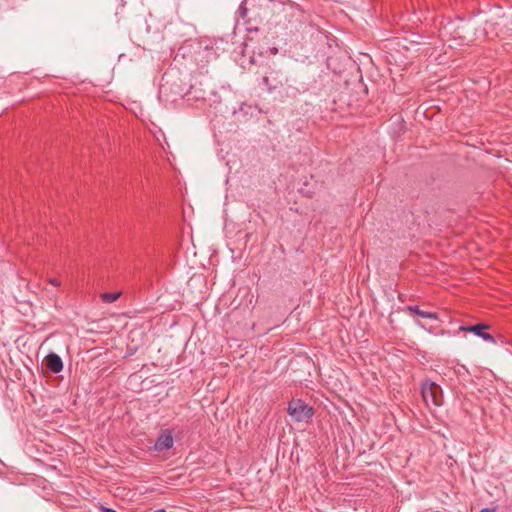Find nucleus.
Masks as SVG:
<instances>
[{
	"label": "nucleus",
	"instance_id": "obj_6",
	"mask_svg": "<svg viewBox=\"0 0 512 512\" xmlns=\"http://www.w3.org/2000/svg\"><path fill=\"white\" fill-rule=\"evenodd\" d=\"M488 329H489V325L486 323H482V322L477 323L475 325L460 326V328H459L460 331L473 333L474 335L482 338L483 340L495 344L496 340H495L494 336L492 334L486 332V330H488Z\"/></svg>",
	"mask_w": 512,
	"mask_h": 512
},
{
	"label": "nucleus",
	"instance_id": "obj_2",
	"mask_svg": "<svg viewBox=\"0 0 512 512\" xmlns=\"http://www.w3.org/2000/svg\"><path fill=\"white\" fill-rule=\"evenodd\" d=\"M191 85L186 83L179 72L168 71L162 76L159 94L167 101L176 102L183 99L190 91Z\"/></svg>",
	"mask_w": 512,
	"mask_h": 512
},
{
	"label": "nucleus",
	"instance_id": "obj_4",
	"mask_svg": "<svg viewBox=\"0 0 512 512\" xmlns=\"http://www.w3.org/2000/svg\"><path fill=\"white\" fill-rule=\"evenodd\" d=\"M287 412L295 422H309L314 415L313 407L301 399H292Z\"/></svg>",
	"mask_w": 512,
	"mask_h": 512
},
{
	"label": "nucleus",
	"instance_id": "obj_13",
	"mask_svg": "<svg viewBox=\"0 0 512 512\" xmlns=\"http://www.w3.org/2000/svg\"><path fill=\"white\" fill-rule=\"evenodd\" d=\"M479 512H497V508L496 507H493V508H483Z\"/></svg>",
	"mask_w": 512,
	"mask_h": 512
},
{
	"label": "nucleus",
	"instance_id": "obj_1",
	"mask_svg": "<svg viewBox=\"0 0 512 512\" xmlns=\"http://www.w3.org/2000/svg\"><path fill=\"white\" fill-rule=\"evenodd\" d=\"M272 0H242L236 12V19L248 25L247 30L257 31L252 23H260L271 14Z\"/></svg>",
	"mask_w": 512,
	"mask_h": 512
},
{
	"label": "nucleus",
	"instance_id": "obj_14",
	"mask_svg": "<svg viewBox=\"0 0 512 512\" xmlns=\"http://www.w3.org/2000/svg\"><path fill=\"white\" fill-rule=\"evenodd\" d=\"M155 512H166L164 509H158Z\"/></svg>",
	"mask_w": 512,
	"mask_h": 512
},
{
	"label": "nucleus",
	"instance_id": "obj_9",
	"mask_svg": "<svg viewBox=\"0 0 512 512\" xmlns=\"http://www.w3.org/2000/svg\"><path fill=\"white\" fill-rule=\"evenodd\" d=\"M45 366L49 371L53 373H59L63 369V362L59 355L55 353H49L45 357Z\"/></svg>",
	"mask_w": 512,
	"mask_h": 512
},
{
	"label": "nucleus",
	"instance_id": "obj_12",
	"mask_svg": "<svg viewBox=\"0 0 512 512\" xmlns=\"http://www.w3.org/2000/svg\"><path fill=\"white\" fill-rule=\"evenodd\" d=\"M49 283L55 287H59L60 286V281L56 278H50L49 280Z\"/></svg>",
	"mask_w": 512,
	"mask_h": 512
},
{
	"label": "nucleus",
	"instance_id": "obj_5",
	"mask_svg": "<svg viewBox=\"0 0 512 512\" xmlns=\"http://www.w3.org/2000/svg\"><path fill=\"white\" fill-rule=\"evenodd\" d=\"M421 394L427 405L440 406L443 400L442 388L432 381H425L421 384Z\"/></svg>",
	"mask_w": 512,
	"mask_h": 512
},
{
	"label": "nucleus",
	"instance_id": "obj_11",
	"mask_svg": "<svg viewBox=\"0 0 512 512\" xmlns=\"http://www.w3.org/2000/svg\"><path fill=\"white\" fill-rule=\"evenodd\" d=\"M120 295L121 292H105L101 295V298L104 303H113L120 297Z\"/></svg>",
	"mask_w": 512,
	"mask_h": 512
},
{
	"label": "nucleus",
	"instance_id": "obj_7",
	"mask_svg": "<svg viewBox=\"0 0 512 512\" xmlns=\"http://www.w3.org/2000/svg\"><path fill=\"white\" fill-rule=\"evenodd\" d=\"M173 444L174 440L171 431L165 429L161 430L160 434L158 435L154 443L153 448L157 452H163L171 449L173 447Z\"/></svg>",
	"mask_w": 512,
	"mask_h": 512
},
{
	"label": "nucleus",
	"instance_id": "obj_3",
	"mask_svg": "<svg viewBox=\"0 0 512 512\" xmlns=\"http://www.w3.org/2000/svg\"><path fill=\"white\" fill-rule=\"evenodd\" d=\"M289 83L287 74L279 68H270L269 72L263 76L262 85L269 93L281 91Z\"/></svg>",
	"mask_w": 512,
	"mask_h": 512
},
{
	"label": "nucleus",
	"instance_id": "obj_10",
	"mask_svg": "<svg viewBox=\"0 0 512 512\" xmlns=\"http://www.w3.org/2000/svg\"><path fill=\"white\" fill-rule=\"evenodd\" d=\"M407 311L410 313L416 314L419 317L431 319V320H438V314L436 312H430V311H424L419 308L417 305H410L407 306Z\"/></svg>",
	"mask_w": 512,
	"mask_h": 512
},
{
	"label": "nucleus",
	"instance_id": "obj_8",
	"mask_svg": "<svg viewBox=\"0 0 512 512\" xmlns=\"http://www.w3.org/2000/svg\"><path fill=\"white\" fill-rule=\"evenodd\" d=\"M132 338L130 339V356L135 354L140 348L145 346L147 342L146 333L141 329L130 331Z\"/></svg>",
	"mask_w": 512,
	"mask_h": 512
}]
</instances>
